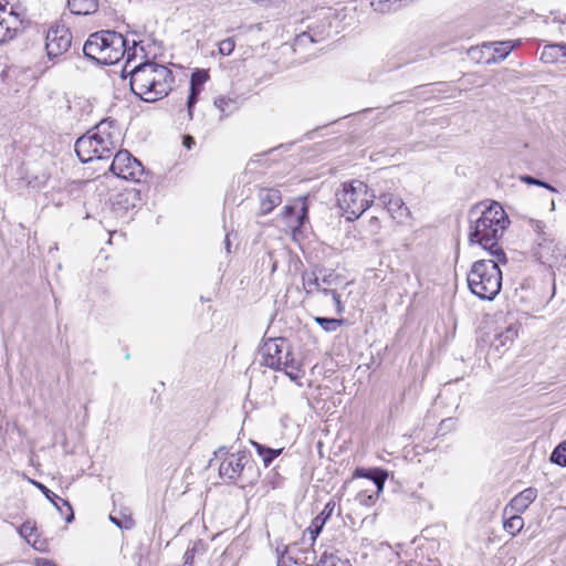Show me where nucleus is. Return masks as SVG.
Returning a JSON list of instances; mask_svg holds the SVG:
<instances>
[{
  "label": "nucleus",
  "mask_w": 566,
  "mask_h": 566,
  "mask_svg": "<svg viewBox=\"0 0 566 566\" xmlns=\"http://www.w3.org/2000/svg\"><path fill=\"white\" fill-rule=\"evenodd\" d=\"M509 224L510 219L499 202L493 201L482 210L474 207L470 211L469 243L481 245L491 256L505 264L506 254L499 242Z\"/></svg>",
  "instance_id": "nucleus-1"
},
{
  "label": "nucleus",
  "mask_w": 566,
  "mask_h": 566,
  "mask_svg": "<svg viewBox=\"0 0 566 566\" xmlns=\"http://www.w3.org/2000/svg\"><path fill=\"white\" fill-rule=\"evenodd\" d=\"M129 75L132 92L147 103L164 98L172 88V72L167 66L153 61L134 66Z\"/></svg>",
  "instance_id": "nucleus-2"
},
{
  "label": "nucleus",
  "mask_w": 566,
  "mask_h": 566,
  "mask_svg": "<svg viewBox=\"0 0 566 566\" xmlns=\"http://www.w3.org/2000/svg\"><path fill=\"white\" fill-rule=\"evenodd\" d=\"M85 57L98 64L111 65L127 55V63L135 55V45L127 48V40L123 34L113 30H102L88 36L83 45Z\"/></svg>",
  "instance_id": "nucleus-3"
},
{
  "label": "nucleus",
  "mask_w": 566,
  "mask_h": 566,
  "mask_svg": "<svg viewBox=\"0 0 566 566\" xmlns=\"http://www.w3.org/2000/svg\"><path fill=\"white\" fill-rule=\"evenodd\" d=\"M500 261L492 260L475 261L468 273V285L470 291L481 300L492 301L500 293L502 287V272L499 268Z\"/></svg>",
  "instance_id": "nucleus-4"
},
{
  "label": "nucleus",
  "mask_w": 566,
  "mask_h": 566,
  "mask_svg": "<svg viewBox=\"0 0 566 566\" xmlns=\"http://www.w3.org/2000/svg\"><path fill=\"white\" fill-rule=\"evenodd\" d=\"M375 196L368 193V186L360 180L344 182L336 192L339 209L347 220L359 218L373 203Z\"/></svg>",
  "instance_id": "nucleus-5"
},
{
  "label": "nucleus",
  "mask_w": 566,
  "mask_h": 566,
  "mask_svg": "<svg viewBox=\"0 0 566 566\" xmlns=\"http://www.w3.org/2000/svg\"><path fill=\"white\" fill-rule=\"evenodd\" d=\"M214 460H219V475L229 482H235L244 472L251 462V454L248 451L229 452L227 447H220L214 451V458L210 460V465Z\"/></svg>",
  "instance_id": "nucleus-6"
},
{
  "label": "nucleus",
  "mask_w": 566,
  "mask_h": 566,
  "mask_svg": "<svg viewBox=\"0 0 566 566\" xmlns=\"http://www.w3.org/2000/svg\"><path fill=\"white\" fill-rule=\"evenodd\" d=\"M109 169L115 176L136 182H139L145 174L143 164L126 149L115 154Z\"/></svg>",
  "instance_id": "nucleus-7"
},
{
  "label": "nucleus",
  "mask_w": 566,
  "mask_h": 566,
  "mask_svg": "<svg viewBox=\"0 0 566 566\" xmlns=\"http://www.w3.org/2000/svg\"><path fill=\"white\" fill-rule=\"evenodd\" d=\"M117 126L114 120L104 119L94 129L93 142L96 144L97 159L109 158L116 149Z\"/></svg>",
  "instance_id": "nucleus-8"
},
{
  "label": "nucleus",
  "mask_w": 566,
  "mask_h": 566,
  "mask_svg": "<svg viewBox=\"0 0 566 566\" xmlns=\"http://www.w3.org/2000/svg\"><path fill=\"white\" fill-rule=\"evenodd\" d=\"M354 475L357 478H367L371 481L374 489L359 492L356 496V501L363 506H373L384 490V485L388 476L387 472L381 469H356Z\"/></svg>",
  "instance_id": "nucleus-9"
},
{
  "label": "nucleus",
  "mask_w": 566,
  "mask_h": 566,
  "mask_svg": "<svg viewBox=\"0 0 566 566\" xmlns=\"http://www.w3.org/2000/svg\"><path fill=\"white\" fill-rule=\"evenodd\" d=\"M72 44V33L65 25H52L45 38V50L50 59L61 56Z\"/></svg>",
  "instance_id": "nucleus-10"
},
{
  "label": "nucleus",
  "mask_w": 566,
  "mask_h": 566,
  "mask_svg": "<svg viewBox=\"0 0 566 566\" xmlns=\"http://www.w3.org/2000/svg\"><path fill=\"white\" fill-rule=\"evenodd\" d=\"M287 350L290 349L286 339L270 338L263 344L261 348L263 364L274 370L283 368L282 365H286V360H284V354Z\"/></svg>",
  "instance_id": "nucleus-11"
},
{
  "label": "nucleus",
  "mask_w": 566,
  "mask_h": 566,
  "mask_svg": "<svg viewBox=\"0 0 566 566\" xmlns=\"http://www.w3.org/2000/svg\"><path fill=\"white\" fill-rule=\"evenodd\" d=\"M379 200L386 207L392 219L397 220L399 223H406L411 219V212L401 198L392 193H382Z\"/></svg>",
  "instance_id": "nucleus-12"
},
{
  "label": "nucleus",
  "mask_w": 566,
  "mask_h": 566,
  "mask_svg": "<svg viewBox=\"0 0 566 566\" xmlns=\"http://www.w3.org/2000/svg\"><path fill=\"white\" fill-rule=\"evenodd\" d=\"M533 254L542 264L552 266L558 261L559 249L549 237L543 238L542 240H536Z\"/></svg>",
  "instance_id": "nucleus-13"
},
{
  "label": "nucleus",
  "mask_w": 566,
  "mask_h": 566,
  "mask_svg": "<svg viewBox=\"0 0 566 566\" xmlns=\"http://www.w3.org/2000/svg\"><path fill=\"white\" fill-rule=\"evenodd\" d=\"M3 13L4 10L0 12V45L13 40L24 29V23L17 17Z\"/></svg>",
  "instance_id": "nucleus-14"
},
{
  "label": "nucleus",
  "mask_w": 566,
  "mask_h": 566,
  "mask_svg": "<svg viewBox=\"0 0 566 566\" xmlns=\"http://www.w3.org/2000/svg\"><path fill=\"white\" fill-rule=\"evenodd\" d=\"M537 490L535 488H527L515 495L509 504L504 507L503 515L506 516L511 513H523L536 500Z\"/></svg>",
  "instance_id": "nucleus-15"
},
{
  "label": "nucleus",
  "mask_w": 566,
  "mask_h": 566,
  "mask_svg": "<svg viewBox=\"0 0 566 566\" xmlns=\"http://www.w3.org/2000/svg\"><path fill=\"white\" fill-rule=\"evenodd\" d=\"M260 202L258 216L269 214L275 207L281 205L282 195L276 188H260L258 191Z\"/></svg>",
  "instance_id": "nucleus-16"
},
{
  "label": "nucleus",
  "mask_w": 566,
  "mask_h": 566,
  "mask_svg": "<svg viewBox=\"0 0 566 566\" xmlns=\"http://www.w3.org/2000/svg\"><path fill=\"white\" fill-rule=\"evenodd\" d=\"M75 153L82 163H90L97 159L96 144L93 142L92 130L77 138Z\"/></svg>",
  "instance_id": "nucleus-17"
},
{
  "label": "nucleus",
  "mask_w": 566,
  "mask_h": 566,
  "mask_svg": "<svg viewBox=\"0 0 566 566\" xmlns=\"http://www.w3.org/2000/svg\"><path fill=\"white\" fill-rule=\"evenodd\" d=\"M518 335V329L515 325L511 324L506 326L503 331L497 332L494 335L492 340V347L500 352L502 349H506L510 345H512L515 338Z\"/></svg>",
  "instance_id": "nucleus-18"
},
{
  "label": "nucleus",
  "mask_w": 566,
  "mask_h": 566,
  "mask_svg": "<svg viewBox=\"0 0 566 566\" xmlns=\"http://www.w3.org/2000/svg\"><path fill=\"white\" fill-rule=\"evenodd\" d=\"M34 484L38 486V489L45 495V497L54 506H57V502H61L63 504V506L66 507V510L69 512V514L65 517L66 523H71L74 520V513H73L72 506L69 503V501L60 497L59 495H56L54 492H52L50 489H48L44 484H42L40 482H35Z\"/></svg>",
  "instance_id": "nucleus-19"
},
{
  "label": "nucleus",
  "mask_w": 566,
  "mask_h": 566,
  "mask_svg": "<svg viewBox=\"0 0 566 566\" xmlns=\"http://www.w3.org/2000/svg\"><path fill=\"white\" fill-rule=\"evenodd\" d=\"M67 7L74 14L86 15L94 13L98 4L97 0H67Z\"/></svg>",
  "instance_id": "nucleus-20"
},
{
  "label": "nucleus",
  "mask_w": 566,
  "mask_h": 566,
  "mask_svg": "<svg viewBox=\"0 0 566 566\" xmlns=\"http://www.w3.org/2000/svg\"><path fill=\"white\" fill-rule=\"evenodd\" d=\"M136 200H138V192L135 189L125 190L115 196L114 206L127 211L135 207Z\"/></svg>",
  "instance_id": "nucleus-21"
},
{
  "label": "nucleus",
  "mask_w": 566,
  "mask_h": 566,
  "mask_svg": "<svg viewBox=\"0 0 566 566\" xmlns=\"http://www.w3.org/2000/svg\"><path fill=\"white\" fill-rule=\"evenodd\" d=\"M2 10H4V14L9 15L10 13L11 17H17L21 22H28L25 9L21 4L12 2V0H0V12Z\"/></svg>",
  "instance_id": "nucleus-22"
},
{
  "label": "nucleus",
  "mask_w": 566,
  "mask_h": 566,
  "mask_svg": "<svg viewBox=\"0 0 566 566\" xmlns=\"http://www.w3.org/2000/svg\"><path fill=\"white\" fill-rule=\"evenodd\" d=\"M521 513H511L504 520L503 527L512 536H516L524 527V520L520 515Z\"/></svg>",
  "instance_id": "nucleus-23"
},
{
  "label": "nucleus",
  "mask_w": 566,
  "mask_h": 566,
  "mask_svg": "<svg viewBox=\"0 0 566 566\" xmlns=\"http://www.w3.org/2000/svg\"><path fill=\"white\" fill-rule=\"evenodd\" d=\"M284 360H286V365H282L283 368H280L279 370H283L285 375L293 381H296L303 377V371L300 369L295 359L292 357L290 350L284 354Z\"/></svg>",
  "instance_id": "nucleus-24"
},
{
  "label": "nucleus",
  "mask_w": 566,
  "mask_h": 566,
  "mask_svg": "<svg viewBox=\"0 0 566 566\" xmlns=\"http://www.w3.org/2000/svg\"><path fill=\"white\" fill-rule=\"evenodd\" d=\"M253 446L258 452V454L262 458L265 467H269L271 462L281 454L283 449H272L268 448L258 442H253Z\"/></svg>",
  "instance_id": "nucleus-25"
},
{
  "label": "nucleus",
  "mask_w": 566,
  "mask_h": 566,
  "mask_svg": "<svg viewBox=\"0 0 566 566\" xmlns=\"http://www.w3.org/2000/svg\"><path fill=\"white\" fill-rule=\"evenodd\" d=\"M314 322L317 323L325 332H328V333L335 332L344 323L343 319H337L334 317H322V316H315Z\"/></svg>",
  "instance_id": "nucleus-26"
},
{
  "label": "nucleus",
  "mask_w": 566,
  "mask_h": 566,
  "mask_svg": "<svg viewBox=\"0 0 566 566\" xmlns=\"http://www.w3.org/2000/svg\"><path fill=\"white\" fill-rule=\"evenodd\" d=\"M336 507V503L334 501H328L323 511L313 518V524L317 525L318 527L323 528L327 520L332 516L334 510Z\"/></svg>",
  "instance_id": "nucleus-27"
},
{
  "label": "nucleus",
  "mask_w": 566,
  "mask_h": 566,
  "mask_svg": "<svg viewBox=\"0 0 566 566\" xmlns=\"http://www.w3.org/2000/svg\"><path fill=\"white\" fill-rule=\"evenodd\" d=\"M303 289L306 294H311L318 290L319 281L315 273L304 272L302 275Z\"/></svg>",
  "instance_id": "nucleus-28"
},
{
  "label": "nucleus",
  "mask_w": 566,
  "mask_h": 566,
  "mask_svg": "<svg viewBox=\"0 0 566 566\" xmlns=\"http://www.w3.org/2000/svg\"><path fill=\"white\" fill-rule=\"evenodd\" d=\"M551 461L560 467H566V441H563L553 450Z\"/></svg>",
  "instance_id": "nucleus-29"
},
{
  "label": "nucleus",
  "mask_w": 566,
  "mask_h": 566,
  "mask_svg": "<svg viewBox=\"0 0 566 566\" xmlns=\"http://www.w3.org/2000/svg\"><path fill=\"white\" fill-rule=\"evenodd\" d=\"M559 54L556 43L547 44L544 46L541 59L546 63H554L558 60Z\"/></svg>",
  "instance_id": "nucleus-30"
},
{
  "label": "nucleus",
  "mask_w": 566,
  "mask_h": 566,
  "mask_svg": "<svg viewBox=\"0 0 566 566\" xmlns=\"http://www.w3.org/2000/svg\"><path fill=\"white\" fill-rule=\"evenodd\" d=\"M209 78L208 72L206 70H196L191 74L190 86L195 88L202 90V85Z\"/></svg>",
  "instance_id": "nucleus-31"
},
{
  "label": "nucleus",
  "mask_w": 566,
  "mask_h": 566,
  "mask_svg": "<svg viewBox=\"0 0 566 566\" xmlns=\"http://www.w3.org/2000/svg\"><path fill=\"white\" fill-rule=\"evenodd\" d=\"M520 180L530 186H538V187H543V188L549 190L551 192H557V189L554 186L549 185L548 182H546L544 180L534 178L528 175L521 176Z\"/></svg>",
  "instance_id": "nucleus-32"
},
{
  "label": "nucleus",
  "mask_w": 566,
  "mask_h": 566,
  "mask_svg": "<svg viewBox=\"0 0 566 566\" xmlns=\"http://www.w3.org/2000/svg\"><path fill=\"white\" fill-rule=\"evenodd\" d=\"M214 105L222 114H229L233 111L235 102L232 98L220 96L214 99Z\"/></svg>",
  "instance_id": "nucleus-33"
},
{
  "label": "nucleus",
  "mask_w": 566,
  "mask_h": 566,
  "mask_svg": "<svg viewBox=\"0 0 566 566\" xmlns=\"http://www.w3.org/2000/svg\"><path fill=\"white\" fill-rule=\"evenodd\" d=\"M494 45V52L497 54L500 60H504L514 49V44H512L511 41L496 42Z\"/></svg>",
  "instance_id": "nucleus-34"
},
{
  "label": "nucleus",
  "mask_w": 566,
  "mask_h": 566,
  "mask_svg": "<svg viewBox=\"0 0 566 566\" xmlns=\"http://www.w3.org/2000/svg\"><path fill=\"white\" fill-rule=\"evenodd\" d=\"M530 228L533 232L537 234L536 240H542L543 238H548L549 235L546 233V224L541 220L530 219L528 221Z\"/></svg>",
  "instance_id": "nucleus-35"
},
{
  "label": "nucleus",
  "mask_w": 566,
  "mask_h": 566,
  "mask_svg": "<svg viewBox=\"0 0 566 566\" xmlns=\"http://www.w3.org/2000/svg\"><path fill=\"white\" fill-rule=\"evenodd\" d=\"M312 31H313V29H310V31L302 32L301 34H298L295 39V44L304 45L306 42H311V43L317 42L318 40L315 38L316 35H319L321 39H323L322 33H317V32L312 33Z\"/></svg>",
  "instance_id": "nucleus-36"
},
{
  "label": "nucleus",
  "mask_w": 566,
  "mask_h": 566,
  "mask_svg": "<svg viewBox=\"0 0 566 566\" xmlns=\"http://www.w3.org/2000/svg\"><path fill=\"white\" fill-rule=\"evenodd\" d=\"M109 520L120 530H130L135 522L130 516H124L123 518L115 517L109 515Z\"/></svg>",
  "instance_id": "nucleus-37"
},
{
  "label": "nucleus",
  "mask_w": 566,
  "mask_h": 566,
  "mask_svg": "<svg viewBox=\"0 0 566 566\" xmlns=\"http://www.w3.org/2000/svg\"><path fill=\"white\" fill-rule=\"evenodd\" d=\"M307 219H308V208L306 206V202L303 200L301 202V213L296 217L297 226L294 228L293 232L296 233V231H300V229L307 221Z\"/></svg>",
  "instance_id": "nucleus-38"
},
{
  "label": "nucleus",
  "mask_w": 566,
  "mask_h": 566,
  "mask_svg": "<svg viewBox=\"0 0 566 566\" xmlns=\"http://www.w3.org/2000/svg\"><path fill=\"white\" fill-rule=\"evenodd\" d=\"M234 48L235 42L232 38L224 39L219 43V52L220 54L226 56L230 55L233 52Z\"/></svg>",
  "instance_id": "nucleus-39"
},
{
  "label": "nucleus",
  "mask_w": 566,
  "mask_h": 566,
  "mask_svg": "<svg viewBox=\"0 0 566 566\" xmlns=\"http://www.w3.org/2000/svg\"><path fill=\"white\" fill-rule=\"evenodd\" d=\"M200 93H201V90L190 86V93H189V96L187 99L188 114H189L190 118L192 117V108L196 105V103L198 102V96L200 95Z\"/></svg>",
  "instance_id": "nucleus-40"
},
{
  "label": "nucleus",
  "mask_w": 566,
  "mask_h": 566,
  "mask_svg": "<svg viewBox=\"0 0 566 566\" xmlns=\"http://www.w3.org/2000/svg\"><path fill=\"white\" fill-rule=\"evenodd\" d=\"M294 563L295 564H304L306 566H314L316 564V556H315V553L314 551H306L304 552V557L303 558H300V557H295L294 558Z\"/></svg>",
  "instance_id": "nucleus-41"
},
{
  "label": "nucleus",
  "mask_w": 566,
  "mask_h": 566,
  "mask_svg": "<svg viewBox=\"0 0 566 566\" xmlns=\"http://www.w3.org/2000/svg\"><path fill=\"white\" fill-rule=\"evenodd\" d=\"M323 528L318 527L317 525L313 524V522L311 523V525L304 531V538L306 536H308V539H310V545L313 546L317 536L321 534Z\"/></svg>",
  "instance_id": "nucleus-42"
},
{
  "label": "nucleus",
  "mask_w": 566,
  "mask_h": 566,
  "mask_svg": "<svg viewBox=\"0 0 566 566\" xmlns=\"http://www.w3.org/2000/svg\"><path fill=\"white\" fill-rule=\"evenodd\" d=\"M49 180V176L46 174H42L40 176H35L32 179L28 180V186L32 188H41L43 187Z\"/></svg>",
  "instance_id": "nucleus-43"
},
{
  "label": "nucleus",
  "mask_w": 566,
  "mask_h": 566,
  "mask_svg": "<svg viewBox=\"0 0 566 566\" xmlns=\"http://www.w3.org/2000/svg\"><path fill=\"white\" fill-rule=\"evenodd\" d=\"M35 527L30 523L25 522L20 527V534L27 538L28 542L31 541V536L33 535Z\"/></svg>",
  "instance_id": "nucleus-44"
},
{
  "label": "nucleus",
  "mask_w": 566,
  "mask_h": 566,
  "mask_svg": "<svg viewBox=\"0 0 566 566\" xmlns=\"http://www.w3.org/2000/svg\"><path fill=\"white\" fill-rule=\"evenodd\" d=\"M332 302L335 306V314L336 315H342L345 311L344 308V305H343V302L340 300V294H338L337 292L335 293H332Z\"/></svg>",
  "instance_id": "nucleus-45"
},
{
  "label": "nucleus",
  "mask_w": 566,
  "mask_h": 566,
  "mask_svg": "<svg viewBox=\"0 0 566 566\" xmlns=\"http://www.w3.org/2000/svg\"><path fill=\"white\" fill-rule=\"evenodd\" d=\"M295 209H296V208H295L294 206H290V205L285 206V207L283 208V210H282V217H283V218H290V217H292V216L295 213Z\"/></svg>",
  "instance_id": "nucleus-46"
},
{
  "label": "nucleus",
  "mask_w": 566,
  "mask_h": 566,
  "mask_svg": "<svg viewBox=\"0 0 566 566\" xmlns=\"http://www.w3.org/2000/svg\"><path fill=\"white\" fill-rule=\"evenodd\" d=\"M316 292H318L323 297H328V296L332 297V293H335L336 291L331 290V289H325V287L321 289V286H319Z\"/></svg>",
  "instance_id": "nucleus-47"
},
{
  "label": "nucleus",
  "mask_w": 566,
  "mask_h": 566,
  "mask_svg": "<svg viewBox=\"0 0 566 566\" xmlns=\"http://www.w3.org/2000/svg\"><path fill=\"white\" fill-rule=\"evenodd\" d=\"M559 56H566V43H556Z\"/></svg>",
  "instance_id": "nucleus-48"
},
{
  "label": "nucleus",
  "mask_w": 566,
  "mask_h": 566,
  "mask_svg": "<svg viewBox=\"0 0 566 566\" xmlns=\"http://www.w3.org/2000/svg\"><path fill=\"white\" fill-rule=\"evenodd\" d=\"M56 510L60 512V514L62 516H64V518L66 517V515L69 514L65 506H63V504L61 502H57V506H55Z\"/></svg>",
  "instance_id": "nucleus-49"
},
{
  "label": "nucleus",
  "mask_w": 566,
  "mask_h": 566,
  "mask_svg": "<svg viewBox=\"0 0 566 566\" xmlns=\"http://www.w3.org/2000/svg\"><path fill=\"white\" fill-rule=\"evenodd\" d=\"M195 144V140L191 136L187 135L184 137V145L187 147V148H191V145Z\"/></svg>",
  "instance_id": "nucleus-50"
},
{
  "label": "nucleus",
  "mask_w": 566,
  "mask_h": 566,
  "mask_svg": "<svg viewBox=\"0 0 566 566\" xmlns=\"http://www.w3.org/2000/svg\"><path fill=\"white\" fill-rule=\"evenodd\" d=\"M289 552V547L287 546H284L283 551H280L279 548H276V553H277V558L279 557H282V565L284 564V555Z\"/></svg>",
  "instance_id": "nucleus-51"
},
{
  "label": "nucleus",
  "mask_w": 566,
  "mask_h": 566,
  "mask_svg": "<svg viewBox=\"0 0 566 566\" xmlns=\"http://www.w3.org/2000/svg\"><path fill=\"white\" fill-rule=\"evenodd\" d=\"M38 566H56V565L49 559H39Z\"/></svg>",
  "instance_id": "nucleus-52"
},
{
  "label": "nucleus",
  "mask_w": 566,
  "mask_h": 566,
  "mask_svg": "<svg viewBox=\"0 0 566 566\" xmlns=\"http://www.w3.org/2000/svg\"><path fill=\"white\" fill-rule=\"evenodd\" d=\"M370 224H375V226H377V224H378V218L373 217V218L370 219Z\"/></svg>",
  "instance_id": "nucleus-53"
},
{
  "label": "nucleus",
  "mask_w": 566,
  "mask_h": 566,
  "mask_svg": "<svg viewBox=\"0 0 566 566\" xmlns=\"http://www.w3.org/2000/svg\"><path fill=\"white\" fill-rule=\"evenodd\" d=\"M322 282H323L324 284H329V279H328V276H324V277L322 279Z\"/></svg>",
  "instance_id": "nucleus-54"
},
{
  "label": "nucleus",
  "mask_w": 566,
  "mask_h": 566,
  "mask_svg": "<svg viewBox=\"0 0 566 566\" xmlns=\"http://www.w3.org/2000/svg\"><path fill=\"white\" fill-rule=\"evenodd\" d=\"M279 566H282V557H279Z\"/></svg>",
  "instance_id": "nucleus-55"
}]
</instances>
